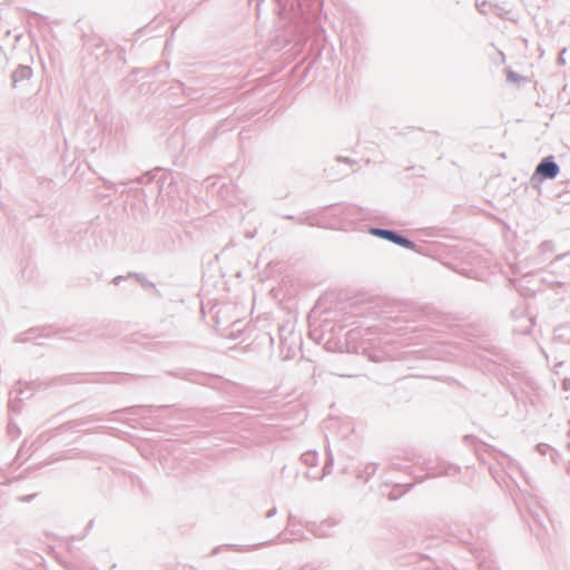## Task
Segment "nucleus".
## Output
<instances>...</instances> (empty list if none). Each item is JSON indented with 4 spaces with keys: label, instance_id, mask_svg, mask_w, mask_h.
Masks as SVG:
<instances>
[{
    "label": "nucleus",
    "instance_id": "3",
    "mask_svg": "<svg viewBox=\"0 0 570 570\" xmlns=\"http://www.w3.org/2000/svg\"><path fill=\"white\" fill-rule=\"evenodd\" d=\"M394 243H396L399 245H402L404 247H410V248L413 247V243L412 242H410L409 239H406V238H404L402 236H399V235H396V238H395Z\"/></svg>",
    "mask_w": 570,
    "mask_h": 570
},
{
    "label": "nucleus",
    "instance_id": "1",
    "mask_svg": "<svg viewBox=\"0 0 570 570\" xmlns=\"http://www.w3.org/2000/svg\"><path fill=\"white\" fill-rule=\"evenodd\" d=\"M535 174L542 178L552 179L559 174V166L551 157L544 158L535 168Z\"/></svg>",
    "mask_w": 570,
    "mask_h": 570
},
{
    "label": "nucleus",
    "instance_id": "2",
    "mask_svg": "<svg viewBox=\"0 0 570 570\" xmlns=\"http://www.w3.org/2000/svg\"><path fill=\"white\" fill-rule=\"evenodd\" d=\"M372 234L383 237L385 239L392 240V242H394L396 238V234H394L391 230H386V229H373Z\"/></svg>",
    "mask_w": 570,
    "mask_h": 570
}]
</instances>
